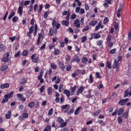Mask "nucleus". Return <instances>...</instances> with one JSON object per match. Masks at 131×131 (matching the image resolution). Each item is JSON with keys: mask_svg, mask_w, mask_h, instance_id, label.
<instances>
[{"mask_svg": "<svg viewBox=\"0 0 131 131\" xmlns=\"http://www.w3.org/2000/svg\"><path fill=\"white\" fill-rule=\"evenodd\" d=\"M14 95V92H11L9 94H5L4 96V98L5 99H11L12 98V96Z\"/></svg>", "mask_w": 131, "mask_h": 131, "instance_id": "10", "label": "nucleus"}, {"mask_svg": "<svg viewBox=\"0 0 131 131\" xmlns=\"http://www.w3.org/2000/svg\"><path fill=\"white\" fill-rule=\"evenodd\" d=\"M84 90V87L83 86L80 87L77 92V96H79L80 94H82V92H83Z\"/></svg>", "mask_w": 131, "mask_h": 131, "instance_id": "12", "label": "nucleus"}, {"mask_svg": "<svg viewBox=\"0 0 131 131\" xmlns=\"http://www.w3.org/2000/svg\"><path fill=\"white\" fill-rule=\"evenodd\" d=\"M111 37H112L111 34H108L106 38L107 42L111 41Z\"/></svg>", "mask_w": 131, "mask_h": 131, "instance_id": "54", "label": "nucleus"}, {"mask_svg": "<svg viewBox=\"0 0 131 131\" xmlns=\"http://www.w3.org/2000/svg\"><path fill=\"white\" fill-rule=\"evenodd\" d=\"M60 48H64L65 47V43L63 41H59Z\"/></svg>", "mask_w": 131, "mask_h": 131, "instance_id": "44", "label": "nucleus"}, {"mask_svg": "<svg viewBox=\"0 0 131 131\" xmlns=\"http://www.w3.org/2000/svg\"><path fill=\"white\" fill-rule=\"evenodd\" d=\"M79 63L80 62V58L77 55H75L73 58H72L71 63Z\"/></svg>", "mask_w": 131, "mask_h": 131, "instance_id": "4", "label": "nucleus"}, {"mask_svg": "<svg viewBox=\"0 0 131 131\" xmlns=\"http://www.w3.org/2000/svg\"><path fill=\"white\" fill-rule=\"evenodd\" d=\"M5 49V46L3 44L0 45V52H2V51H4Z\"/></svg>", "mask_w": 131, "mask_h": 131, "instance_id": "57", "label": "nucleus"}, {"mask_svg": "<svg viewBox=\"0 0 131 131\" xmlns=\"http://www.w3.org/2000/svg\"><path fill=\"white\" fill-rule=\"evenodd\" d=\"M28 55V50H26L23 52V56H26Z\"/></svg>", "mask_w": 131, "mask_h": 131, "instance_id": "45", "label": "nucleus"}, {"mask_svg": "<svg viewBox=\"0 0 131 131\" xmlns=\"http://www.w3.org/2000/svg\"><path fill=\"white\" fill-rule=\"evenodd\" d=\"M37 33V26H35V29H34V36H35Z\"/></svg>", "mask_w": 131, "mask_h": 131, "instance_id": "48", "label": "nucleus"}, {"mask_svg": "<svg viewBox=\"0 0 131 131\" xmlns=\"http://www.w3.org/2000/svg\"><path fill=\"white\" fill-rule=\"evenodd\" d=\"M34 102L32 101L29 103L28 107H29L30 108H33V107H34Z\"/></svg>", "mask_w": 131, "mask_h": 131, "instance_id": "32", "label": "nucleus"}, {"mask_svg": "<svg viewBox=\"0 0 131 131\" xmlns=\"http://www.w3.org/2000/svg\"><path fill=\"white\" fill-rule=\"evenodd\" d=\"M23 97V95L21 94H17V97L19 99V100H21V98Z\"/></svg>", "mask_w": 131, "mask_h": 131, "instance_id": "64", "label": "nucleus"}, {"mask_svg": "<svg viewBox=\"0 0 131 131\" xmlns=\"http://www.w3.org/2000/svg\"><path fill=\"white\" fill-rule=\"evenodd\" d=\"M18 17L16 16H15L12 18V21L16 23L17 22V21H18Z\"/></svg>", "mask_w": 131, "mask_h": 131, "instance_id": "46", "label": "nucleus"}, {"mask_svg": "<svg viewBox=\"0 0 131 131\" xmlns=\"http://www.w3.org/2000/svg\"><path fill=\"white\" fill-rule=\"evenodd\" d=\"M26 82H27V79L25 78H21L19 81V83L22 84V85H24Z\"/></svg>", "mask_w": 131, "mask_h": 131, "instance_id": "19", "label": "nucleus"}, {"mask_svg": "<svg viewBox=\"0 0 131 131\" xmlns=\"http://www.w3.org/2000/svg\"><path fill=\"white\" fill-rule=\"evenodd\" d=\"M89 83H93L94 82V79L93 78V75L91 74L90 75L89 79L88 80Z\"/></svg>", "mask_w": 131, "mask_h": 131, "instance_id": "24", "label": "nucleus"}, {"mask_svg": "<svg viewBox=\"0 0 131 131\" xmlns=\"http://www.w3.org/2000/svg\"><path fill=\"white\" fill-rule=\"evenodd\" d=\"M84 13L85 11L84 9L81 8V9H80V12H79V14H80V15H82V14H84Z\"/></svg>", "mask_w": 131, "mask_h": 131, "instance_id": "58", "label": "nucleus"}, {"mask_svg": "<svg viewBox=\"0 0 131 131\" xmlns=\"http://www.w3.org/2000/svg\"><path fill=\"white\" fill-rule=\"evenodd\" d=\"M107 42L108 43V47H110V48H112V47H113V42L110 41Z\"/></svg>", "mask_w": 131, "mask_h": 131, "instance_id": "62", "label": "nucleus"}, {"mask_svg": "<svg viewBox=\"0 0 131 131\" xmlns=\"http://www.w3.org/2000/svg\"><path fill=\"white\" fill-rule=\"evenodd\" d=\"M15 38H16V36H14L12 37H10L9 39L10 40H11L12 42H14V41L15 40Z\"/></svg>", "mask_w": 131, "mask_h": 131, "instance_id": "63", "label": "nucleus"}, {"mask_svg": "<svg viewBox=\"0 0 131 131\" xmlns=\"http://www.w3.org/2000/svg\"><path fill=\"white\" fill-rule=\"evenodd\" d=\"M15 12H14V11H11V13L9 14L8 17L9 20H11L12 18H13L14 16H15Z\"/></svg>", "mask_w": 131, "mask_h": 131, "instance_id": "23", "label": "nucleus"}, {"mask_svg": "<svg viewBox=\"0 0 131 131\" xmlns=\"http://www.w3.org/2000/svg\"><path fill=\"white\" fill-rule=\"evenodd\" d=\"M80 7H77L76 9H75V12L76 13H79L80 12Z\"/></svg>", "mask_w": 131, "mask_h": 131, "instance_id": "59", "label": "nucleus"}, {"mask_svg": "<svg viewBox=\"0 0 131 131\" xmlns=\"http://www.w3.org/2000/svg\"><path fill=\"white\" fill-rule=\"evenodd\" d=\"M100 113H101V110H97L96 112L94 113L93 114V116H98V115H99V114H100Z\"/></svg>", "mask_w": 131, "mask_h": 131, "instance_id": "26", "label": "nucleus"}, {"mask_svg": "<svg viewBox=\"0 0 131 131\" xmlns=\"http://www.w3.org/2000/svg\"><path fill=\"white\" fill-rule=\"evenodd\" d=\"M118 123H119V124H121V123H122V117L119 116L118 117Z\"/></svg>", "mask_w": 131, "mask_h": 131, "instance_id": "43", "label": "nucleus"}, {"mask_svg": "<svg viewBox=\"0 0 131 131\" xmlns=\"http://www.w3.org/2000/svg\"><path fill=\"white\" fill-rule=\"evenodd\" d=\"M71 68H72L71 65H68L66 68L67 71H70V70H71Z\"/></svg>", "mask_w": 131, "mask_h": 131, "instance_id": "52", "label": "nucleus"}, {"mask_svg": "<svg viewBox=\"0 0 131 131\" xmlns=\"http://www.w3.org/2000/svg\"><path fill=\"white\" fill-rule=\"evenodd\" d=\"M50 66L52 69H57V65L55 64L54 63H51L50 64Z\"/></svg>", "mask_w": 131, "mask_h": 131, "instance_id": "39", "label": "nucleus"}, {"mask_svg": "<svg viewBox=\"0 0 131 131\" xmlns=\"http://www.w3.org/2000/svg\"><path fill=\"white\" fill-rule=\"evenodd\" d=\"M8 69V66L4 65L1 68V71H6Z\"/></svg>", "mask_w": 131, "mask_h": 131, "instance_id": "33", "label": "nucleus"}, {"mask_svg": "<svg viewBox=\"0 0 131 131\" xmlns=\"http://www.w3.org/2000/svg\"><path fill=\"white\" fill-rule=\"evenodd\" d=\"M57 121H58L59 123H61L60 125V127H64V126H66V125H67V122H64V120H63V119H62V118L61 117L57 118Z\"/></svg>", "mask_w": 131, "mask_h": 131, "instance_id": "2", "label": "nucleus"}, {"mask_svg": "<svg viewBox=\"0 0 131 131\" xmlns=\"http://www.w3.org/2000/svg\"><path fill=\"white\" fill-rule=\"evenodd\" d=\"M52 127L50 125H47L46 128L44 129L43 131H51Z\"/></svg>", "mask_w": 131, "mask_h": 131, "instance_id": "31", "label": "nucleus"}, {"mask_svg": "<svg viewBox=\"0 0 131 131\" xmlns=\"http://www.w3.org/2000/svg\"><path fill=\"white\" fill-rule=\"evenodd\" d=\"M53 111H54V109L53 108H50V110L48 112L49 116H51V115H53Z\"/></svg>", "mask_w": 131, "mask_h": 131, "instance_id": "37", "label": "nucleus"}, {"mask_svg": "<svg viewBox=\"0 0 131 131\" xmlns=\"http://www.w3.org/2000/svg\"><path fill=\"white\" fill-rule=\"evenodd\" d=\"M74 2H75V3H77V5H78V7L81 6V2H80V1H79V0H74Z\"/></svg>", "mask_w": 131, "mask_h": 131, "instance_id": "56", "label": "nucleus"}, {"mask_svg": "<svg viewBox=\"0 0 131 131\" xmlns=\"http://www.w3.org/2000/svg\"><path fill=\"white\" fill-rule=\"evenodd\" d=\"M47 92L48 95H52V88L50 87L47 89Z\"/></svg>", "mask_w": 131, "mask_h": 131, "instance_id": "49", "label": "nucleus"}, {"mask_svg": "<svg viewBox=\"0 0 131 131\" xmlns=\"http://www.w3.org/2000/svg\"><path fill=\"white\" fill-rule=\"evenodd\" d=\"M63 94H64L68 98L70 97V91L68 90H64L63 91Z\"/></svg>", "mask_w": 131, "mask_h": 131, "instance_id": "21", "label": "nucleus"}, {"mask_svg": "<svg viewBox=\"0 0 131 131\" xmlns=\"http://www.w3.org/2000/svg\"><path fill=\"white\" fill-rule=\"evenodd\" d=\"M81 110V106L78 107L75 111L74 114L75 115H77L79 113V111Z\"/></svg>", "mask_w": 131, "mask_h": 131, "instance_id": "25", "label": "nucleus"}, {"mask_svg": "<svg viewBox=\"0 0 131 131\" xmlns=\"http://www.w3.org/2000/svg\"><path fill=\"white\" fill-rule=\"evenodd\" d=\"M122 116L123 117H124V118H125V119H127V118H128V112L124 113L122 115Z\"/></svg>", "mask_w": 131, "mask_h": 131, "instance_id": "27", "label": "nucleus"}, {"mask_svg": "<svg viewBox=\"0 0 131 131\" xmlns=\"http://www.w3.org/2000/svg\"><path fill=\"white\" fill-rule=\"evenodd\" d=\"M61 51L58 49H54V55H60Z\"/></svg>", "mask_w": 131, "mask_h": 131, "instance_id": "28", "label": "nucleus"}, {"mask_svg": "<svg viewBox=\"0 0 131 131\" xmlns=\"http://www.w3.org/2000/svg\"><path fill=\"white\" fill-rule=\"evenodd\" d=\"M70 17V13H68L66 17V20H63L61 23L62 25L63 26H69V18Z\"/></svg>", "mask_w": 131, "mask_h": 131, "instance_id": "1", "label": "nucleus"}, {"mask_svg": "<svg viewBox=\"0 0 131 131\" xmlns=\"http://www.w3.org/2000/svg\"><path fill=\"white\" fill-rule=\"evenodd\" d=\"M109 22V18L105 17L103 20V24H107Z\"/></svg>", "mask_w": 131, "mask_h": 131, "instance_id": "42", "label": "nucleus"}, {"mask_svg": "<svg viewBox=\"0 0 131 131\" xmlns=\"http://www.w3.org/2000/svg\"><path fill=\"white\" fill-rule=\"evenodd\" d=\"M68 108H70V106L69 105L66 104V105H62L61 106V110H64L67 109Z\"/></svg>", "mask_w": 131, "mask_h": 131, "instance_id": "30", "label": "nucleus"}, {"mask_svg": "<svg viewBox=\"0 0 131 131\" xmlns=\"http://www.w3.org/2000/svg\"><path fill=\"white\" fill-rule=\"evenodd\" d=\"M92 92H93V90H89L88 91V95H86V98L88 99H90L91 98H93V95H92Z\"/></svg>", "mask_w": 131, "mask_h": 131, "instance_id": "20", "label": "nucleus"}, {"mask_svg": "<svg viewBox=\"0 0 131 131\" xmlns=\"http://www.w3.org/2000/svg\"><path fill=\"white\" fill-rule=\"evenodd\" d=\"M118 67H119V63L117 61V60L116 59H115L113 65V68H114V69H116V68H118Z\"/></svg>", "mask_w": 131, "mask_h": 131, "instance_id": "9", "label": "nucleus"}, {"mask_svg": "<svg viewBox=\"0 0 131 131\" xmlns=\"http://www.w3.org/2000/svg\"><path fill=\"white\" fill-rule=\"evenodd\" d=\"M74 25L76 27V28H79V27H80V23H79V20L76 19L74 23Z\"/></svg>", "mask_w": 131, "mask_h": 131, "instance_id": "11", "label": "nucleus"}, {"mask_svg": "<svg viewBox=\"0 0 131 131\" xmlns=\"http://www.w3.org/2000/svg\"><path fill=\"white\" fill-rule=\"evenodd\" d=\"M100 28H101V29H103V28H104V26L103 25H102V21H100L98 23V25L96 26V27L95 28V31L99 30V29H100Z\"/></svg>", "mask_w": 131, "mask_h": 131, "instance_id": "7", "label": "nucleus"}, {"mask_svg": "<svg viewBox=\"0 0 131 131\" xmlns=\"http://www.w3.org/2000/svg\"><path fill=\"white\" fill-rule=\"evenodd\" d=\"M55 45L54 43H52L50 45V46H49V49L50 50H53V48H54V47H55Z\"/></svg>", "mask_w": 131, "mask_h": 131, "instance_id": "61", "label": "nucleus"}, {"mask_svg": "<svg viewBox=\"0 0 131 131\" xmlns=\"http://www.w3.org/2000/svg\"><path fill=\"white\" fill-rule=\"evenodd\" d=\"M12 114V112L11 111H9L7 114L5 115V117L6 119H10L11 118Z\"/></svg>", "mask_w": 131, "mask_h": 131, "instance_id": "15", "label": "nucleus"}, {"mask_svg": "<svg viewBox=\"0 0 131 131\" xmlns=\"http://www.w3.org/2000/svg\"><path fill=\"white\" fill-rule=\"evenodd\" d=\"M49 14H50V12H49V11L45 12V13H44V15H43L44 19H47V18H48V16H49Z\"/></svg>", "mask_w": 131, "mask_h": 131, "instance_id": "38", "label": "nucleus"}, {"mask_svg": "<svg viewBox=\"0 0 131 131\" xmlns=\"http://www.w3.org/2000/svg\"><path fill=\"white\" fill-rule=\"evenodd\" d=\"M35 54H34L31 56L32 62H33V63H39V62H40V60H39V57H37L35 58Z\"/></svg>", "mask_w": 131, "mask_h": 131, "instance_id": "3", "label": "nucleus"}, {"mask_svg": "<svg viewBox=\"0 0 131 131\" xmlns=\"http://www.w3.org/2000/svg\"><path fill=\"white\" fill-rule=\"evenodd\" d=\"M80 73V70H77L74 72V73L72 74V77H76V76H78L79 74Z\"/></svg>", "mask_w": 131, "mask_h": 131, "instance_id": "13", "label": "nucleus"}, {"mask_svg": "<svg viewBox=\"0 0 131 131\" xmlns=\"http://www.w3.org/2000/svg\"><path fill=\"white\" fill-rule=\"evenodd\" d=\"M123 112H124V109L122 108H120L118 112V115H121Z\"/></svg>", "mask_w": 131, "mask_h": 131, "instance_id": "29", "label": "nucleus"}, {"mask_svg": "<svg viewBox=\"0 0 131 131\" xmlns=\"http://www.w3.org/2000/svg\"><path fill=\"white\" fill-rule=\"evenodd\" d=\"M110 53V54H115V53H116V49H114L111 50Z\"/></svg>", "mask_w": 131, "mask_h": 131, "instance_id": "60", "label": "nucleus"}, {"mask_svg": "<svg viewBox=\"0 0 131 131\" xmlns=\"http://www.w3.org/2000/svg\"><path fill=\"white\" fill-rule=\"evenodd\" d=\"M106 66L108 69H111L112 68L111 67V62L107 61L106 62Z\"/></svg>", "mask_w": 131, "mask_h": 131, "instance_id": "34", "label": "nucleus"}, {"mask_svg": "<svg viewBox=\"0 0 131 131\" xmlns=\"http://www.w3.org/2000/svg\"><path fill=\"white\" fill-rule=\"evenodd\" d=\"M63 84H60L59 85V93H61V92H62V90H63Z\"/></svg>", "mask_w": 131, "mask_h": 131, "instance_id": "55", "label": "nucleus"}, {"mask_svg": "<svg viewBox=\"0 0 131 131\" xmlns=\"http://www.w3.org/2000/svg\"><path fill=\"white\" fill-rule=\"evenodd\" d=\"M98 23L97 20H92L90 21L89 23L90 26H92L93 27L96 26L97 25V24Z\"/></svg>", "mask_w": 131, "mask_h": 131, "instance_id": "14", "label": "nucleus"}, {"mask_svg": "<svg viewBox=\"0 0 131 131\" xmlns=\"http://www.w3.org/2000/svg\"><path fill=\"white\" fill-rule=\"evenodd\" d=\"M21 54V51H19L18 52L14 55V58H17V57H19Z\"/></svg>", "mask_w": 131, "mask_h": 131, "instance_id": "53", "label": "nucleus"}, {"mask_svg": "<svg viewBox=\"0 0 131 131\" xmlns=\"http://www.w3.org/2000/svg\"><path fill=\"white\" fill-rule=\"evenodd\" d=\"M81 62L83 64H86V63H88V58H86V57H85V56H83L82 57Z\"/></svg>", "mask_w": 131, "mask_h": 131, "instance_id": "22", "label": "nucleus"}, {"mask_svg": "<svg viewBox=\"0 0 131 131\" xmlns=\"http://www.w3.org/2000/svg\"><path fill=\"white\" fill-rule=\"evenodd\" d=\"M56 99H55V102L56 103H59L60 102V94L59 93H56Z\"/></svg>", "mask_w": 131, "mask_h": 131, "instance_id": "18", "label": "nucleus"}, {"mask_svg": "<svg viewBox=\"0 0 131 131\" xmlns=\"http://www.w3.org/2000/svg\"><path fill=\"white\" fill-rule=\"evenodd\" d=\"M58 66L60 67V69H61L62 71H64V70H65V66L64 65V63H63V62H59L58 63Z\"/></svg>", "mask_w": 131, "mask_h": 131, "instance_id": "17", "label": "nucleus"}, {"mask_svg": "<svg viewBox=\"0 0 131 131\" xmlns=\"http://www.w3.org/2000/svg\"><path fill=\"white\" fill-rule=\"evenodd\" d=\"M96 43H97V46H98L99 47H101V46H102V45H103V40H98L96 42Z\"/></svg>", "mask_w": 131, "mask_h": 131, "instance_id": "35", "label": "nucleus"}, {"mask_svg": "<svg viewBox=\"0 0 131 131\" xmlns=\"http://www.w3.org/2000/svg\"><path fill=\"white\" fill-rule=\"evenodd\" d=\"M90 29V27L89 26H86L83 30L82 32H85V31H88Z\"/></svg>", "mask_w": 131, "mask_h": 131, "instance_id": "47", "label": "nucleus"}, {"mask_svg": "<svg viewBox=\"0 0 131 131\" xmlns=\"http://www.w3.org/2000/svg\"><path fill=\"white\" fill-rule=\"evenodd\" d=\"M122 9H123V5L122 4H120L119 5V8L118 9L117 11L121 12V11L122 10Z\"/></svg>", "mask_w": 131, "mask_h": 131, "instance_id": "36", "label": "nucleus"}, {"mask_svg": "<svg viewBox=\"0 0 131 131\" xmlns=\"http://www.w3.org/2000/svg\"><path fill=\"white\" fill-rule=\"evenodd\" d=\"M0 86L2 90L4 89H8V88L10 86V84L9 83L2 84Z\"/></svg>", "mask_w": 131, "mask_h": 131, "instance_id": "16", "label": "nucleus"}, {"mask_svg": "<svg viewBox=\"0 0 131 131\" xmlns=\"http://www.w3.org/2000/svg\"><path fill=\"white\" fill-rule=\"evenodd\" d=\"M129 100V99L128 98H126L125 99H122L118 102V104H119L120 105V106H123V105H125V104H126V103H127V102H128Z\"/></svg>", "mask_w": 131, "mask_h": 131, "instance_id": "6", "label": "nucleus"}, {"mask_svg": "<svg viewBox=\"0 0 131 131\" xmlns=\"http://www.w3.org/2000/svg\"><path fill=\"white\" fill-rule=\"evenodd\" d=\"M91 36L92 37L90 39H93V38L97 39V38H100V37H101V35L98 33H94L91 34Z\"/></svg>", "mask_w": 131, "mask_h": 131, "instance_id": "5", "label": "nucleus"}, {"mask_svg": "<svg viewBox=\"0 0 131 131\" xmlns=\"http://www.w3.org/2000/svg\"><path fill=\"white\" fill-rule=\"evenodd\" d=\"M86 39H88V38H86L85 36H83L81 38V42H82V43L85 42V40H86Z\"/></svg>", "mask_w": 131, "mask_h": 131, "instance_id": "41", "label": "nucleus"}, {"mask_svg": "<svg viewBox=\"0 0 131 131\" xmlns=\"http://www.w3.org/2000/svg\"><path fill=\"white\" fill-rule=\"evenodd\" d=\"M95 76H96V77H97V78H101V75H100V73H99V72H96L95 73Z\"/></svg>", "mask_w": 131, "mask_h": 131, "instance_id": "51", "label": "nucleus"}, {"mask_svg": "<svg viewBox=\"0 0 131 131\" xmlns=\"http://www.w3.org/2000/svg\"><path fill=\"white\" fill-rule=\"evenodd\" d=\"M24 7V5L23 4V2H21L20 6L19 7L18 9V13L21 15L22 13L23 12V8Z\"/></svg>", "mask_w": 131, "mask_h": 131, "instance_id": "8", "label": "nucleus"}, {"mask_svg": "<svg viewBox=\"0 0 131 131\" xmlns=\"http://www.w3.org/2000/svg\"><path fill=\"white\" fill-rule=\"evenodd\" d=\"M9 61V58L8 57H3L2 59V62H8Z\"/></svg>", "mask_w": 131, "mask_h": 131, "instance_id": "50", "label": "nucleus"}, {"mask_svg": "<svg viewBox=\"0 0 131 131\" xmlns=\"http://www.w3.org/2000/svg\"><path fill=\"white\" fill-rule=\"evenodd\" d=\"M71 59V57H70V56L68 55V54H67L66 56V62H69V61H70Z\"/></svg>", "mask_w": 131, "mask_h": 131, "instance_id": "40", "label": "nucleus"}]
</instances>
